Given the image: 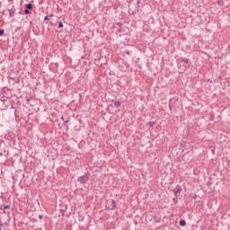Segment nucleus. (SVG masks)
<instances>
[{
    "label": "nucleus",
    "mask_w": 230,
    "mask_h": 230,
    "mask_svg": "<svg viewBox=\"0 0 230 230\" xmlns=\"http://www.w3.org/2000/svg\"><path fill=\"white\" fill-rule=\"evenodd\" d=\"M178 69H181V71H187L188 67L191 66V60L187 58L180 57L176 60Z\"/></svg>",
    "instance_id": "obj_1"
},
{
    "label": "nucleus",
    "mask_w": 230,
    "mask_h": 230,
    "mask_svg": "<svg viewBox=\"0 0 230 230\" xmlns=\"http://www.w3.org/2000/svg\"><path fill=\"white\" fill-rule=\"evenodd\" d=\"M172 192L176 199H181V193L182 192V187L181 185H177L175 189L172 190Z\"/></svg>",
    "instance_id": "obj_2"
},
{
    "label": "nucleus",
    "mask_w": 230,
    "mask_h": 230,
    "mask_svg": "<svg viewBox=\"0 0 230 230\" xmlns=\"http://www.w3.org/2000/svg\"><path fill=\"white\" fill-rule=\"evenodd\" d=\"M78 182H80L81 184H85V182L89 181V172H86L84 175L80 176L77 179Z\"/></svg>",
    "instance_id": "obj_3"
},
{
    "label": "nucleus",
    "mask_w": 230,
    "mask_h": 230,
    "mask_svg": "<svg viewBox=\"0 0 230 230\" xmlns=\"http://www.w3.org/2000/svg\"><path fill=\"white\" fill-rule=\"evenodd\" d=\"M180 150H181V152H185L186 151V141H182L180 144Z\"/></svg>",
    "instance_id": "obj_4"
},
{
    "label": "nucleus",
    "mask_w": 230,
    "mask_h": 230,
    "mask_svg": "<svg viewBox=\"0 0 230 230\" xmlns=\"http://www.w3.org/2000/svg\"><path fill=\"white\" fill-rule=\"evenodd\" d=\"M117 206H116V200L111 199V211H114V209H116Z\"/></svg>",
    "instance_id": "obj_5"
},
{
    "label": "nucleus",
    "mask_w": 230,
    "mask_h": 230,
    "mask_svg": "<svg viewBox=\"0 0 230 230\" xmlns=\"http://www.w3.org/2000/svg\"><path fill=\"white\" fill-rule=\"evenodd\" d=\"M25 8L27 10H33V4L31 3L26 4Z\"/></svg>",
    "instance_id": "obj_6"
},
{
    "label": "nucleus",
    "mask_w": 230,
    "mask_h": 230,
    "mask_svg": "<svg viewBox=\"0 0 230 230\" xmlns=\"http://www.w3.org/2000/svg\"><path fill=\"white\" fill-rule=\"evenodd\" d=\"M9 17H15V9H12V11H9Z\"/></svg>",
    "instance_id": "obj_7"
},
{
    "label": "nucleus",
    "mask_w": 230,
    "mask_h": 230,
    "mask_svg": "<svg viewBox=\"0 0 230 230\" xmlns=\"http://www.w3.org/2000/svg\"><path fill=\"white\" fill-rule=\"evenodd\" d=\"M180 226H181V227H185V226H186V220L181 219V220H180Z\"/></svg>",
    "instance_id": "obj_8"
},
{
    "label": "nucleus",
    "mask_w": 230,
    "mask_h": 230,
    "mask_svg": "<svg viewBox=\"0 0 230 230\" xmlns=\"http://www.w3.org/2000/svg\"><path fill=\"white\" fill-rule=\"evenodd\" d=\"M154 125H155V122H154V121H149V122L146 124V127H149V128H152V127H154Z\"/></svg>",
    "instance_id": "obj_9"
},
{
    "label": "nucleus",
    "mask_w": 230,
    "mask_h": 230,
    "mask_svg": "<svg viewBox=\"0 0 230 230\" xmlns=\"http://www.w3.org/2000/svg\"><path fill=\"white\" fill-rule=\"evenodd\" d=\"M1 209H4V211L6 209H10V205H2Z\"/></svg>",
    "instance_id": "obj_10"
},
{
    "label": "nucleus",
    "mask_w": 230,
    "mask_h": 230,
    "mask_svg": "<svg viewBox=\"0 0 230 230\" xmlns=\"http://www.w3.org/2000/svg\"><path fill=\"white\" fill-rule=\"evenodd\" d=\"M114 106L117 107V108L121 107V102H119V101L115 102Z\"/></svg>",
    "instance_id": "obj_11"
},
{
    "label": "nucleus",
    "mask_w": 230,
    "mask_h": 230,
    "mask_svg": "<svg viewBox=\"0 0 230 230\" xmlns=\"http://www.w3.org/2000/svg\"><path fill=\"white\" fill-rule=\"evenodd\" d=\"M24 13H25V15H30V13H31L30 9H25Z\"/></svg>",
    "instance_id": "obj_12"
},
{
    "label": "nucleus",
    "mask_w": 230,
    "mask_h": 230,
    "mask_svg": "<svg viewBox=\"0 0 230 230\" xmlns=\"http://www.w3.org/2000/svg\"><path fill=\"white\" fill-rule=\"evenodd\" d=\"M4 35V29H0V37H3Z\"/></svg>",
    "instance_id": "obj_13"
},
{
    "label": "nucleus",
    "mask_w": 230,
    "mask_h": 230,
    "mask_svg": "<svg viewBox=\"0 0 230 230\" xmlns=\"http://www.w3.org/2000/svg\"><path fill=\"white\" fill-rule=\"evenodd\" d=\"M177 199H178L177 197L172 199V201L174 204H179V200H177Z\"/></svg>",
    "instance_id": "obj_14"
},
{
    "label": "nucleus",
    "mask_w": 230,
    "mask_h": 230,
    "mask_svg": "<svg viewBox=\"0 0 230 230\" xmlns=\"http://www.w3.org/2000/svg\"><path fill=\"white\" fill-rule=\"evenodd\" d=\"M58 28H64V23L62 22H58Z\"/></svg>",
    "instance_id": "obj_15"
},
{
    "label": "nucleus",
    "mask_w": 230,
    "mask_h": 230,
    "mask_svg": "<svg viewBox=\"0 0 230 230\" xmlns=\"http://www.w3.org/2000/svg\"><path fill=\"white\" fill-rule=\"evenodd\" d=\"M139 3H141V1H140V0H137V1L136 8H139Z\"/></svg>",
    "instance_id": "obj_16"
},
{
    "label": "nucleus",
    "mask_w": 230,
    "mask_h": 230,
    "mask_svg": "<svg viewBox=\"0 0 230 230\" xmlns=\"http://www.w3.org/2000/svg\"><path fill=\"white\" fill-rule=\"evenodd\" d=\"M49 24H50V26H57V23H55L53 22H49Z\"/></svg>",
    "instance_id": "obj_17"
},
{
    "label": "nucleus",
    "mask_w": 230,
    "mask_h": 230,
    "mask_svg": "<svg viewBox=\"0 0 230 230\" xmlns=\"http://www.w3.org/2000/svg\"><path fill=\"white\" fill-rule=\"evenodd\" d=\"M59 211H60L61 215H65V213H66V210H64V209H60Z\"/></svg>",
    "instance_id": "obj_18"
},
{
    "label": "nucleus",
    "mask_w": 230,
    "mask_h": 230,
    "mask_svg": "<svg viewBox=\"0 0 230 230\" xmlns=\"http://www.w3.org/2000/svg\"><path fill=\"white\" fill-rule=\"evenodd\" d=\"M38 218H40V220H42V218H44V216L39 215V216H38Z\"/></svg>",
    "instance_id": "obj_19"
},
{
    "label": "nucleus",
    "mask_w": 230,
    "mask_h": 230,
    "mask_svg": "<svg viewBox=\"0 0 230 230\" xmlns=\"http://www.w3.org/2000/svg\"><path fill=\"white\" fill-rule=\"evenodd\" d=\"M44 21H49V16H45Z\"/></svg>",
    "instance_id": "obj_20"
},
{
    "label": "nucleus",
    "mask_w": 230,
    "mask_h": 230,
    "mask_svg": "<svg viewBox=\"0 0 230 230\" xmlns=\"http://www.w3.org/2000/svg\"><path fill=\"white\" fill-rule=\"evenodd\" d=\"M121 31H123V30L121 29V27L119 29H118V32L121 33Z\"/></svg>",
    "instance_id": "obj_21"
},
{
    "label": "nucleus",
    "mask_w": 230,
    "mask_h": 230,
    "mask_svg": "<svg viewBox=\"0 0 230 230\" xmlns=\"http://www.w3.org/2000/svg\"><path fill=\"white\" fill-rule=\"evenodd\" d=\"M95 60H97L98 62H100V60H102V58L100 57V58H95Z\"/></svg>",
    "instance_id": "obj_22"
},
{
    "label": "nucleus",
    "mask_w": 230,
    "mask_h": 230,
    "mask_svg": "<svg viewBox=\"0 0 230 230\" xmlns=\"http://www.w3.org/2000/svg\"><path fill=\"white\" fill-rule=\"evenodd\" d=\"M26 100H27L28 102H30L31 101V98L26 97Z\"/></svg>",
    "instance_id": "obj_23"
},
{
    "label": "nucleus",
    "mask_w": 230,
    "mask_h": 230,
    "mask_svg": "<svg viewBox=\"0 0 230 230\" xmlns=\"http://www.w3.org/2000/svg\"><path fill=\"white\" fill-rule=\"evenodd\" d=\"M215 118L213 116L210 117L209 121H213Z\"/></svg>",
    "instance_id": "obj_24"
},
{
    "label": "nucleus",
    "mask_w": 230,
    "mask_h": 230,
    "mask_svg": "<svg viewBox=\"0 0 230 230\" xmlns=\"http://www.w3.org/2000/svg\"><path fill=\"white\" fill-rule=\"evenodd\" d=\"M133 222H134L135 226H137V224H138L137 220H134Z\"/></svg>",
    "instance_id": "obj_25"
},
{
    "label": "nucleus",
    "mask_w": 230,
    "mask_h": 230,
    "mask_svg": "<svg viewBox=\"0 0 230 230\" xmlns=\"http://www.w3.org/2000/svg\"><path fill=\"white\" fill-rule=\"evenodd\" d=\"M49 17H55V14L51 13V14L49 15Z\"/></svg>",
    "instance_id": "obj_26"
},
{
    "label": "nucleus",
    "mask_w": 230,
    "mask_h": 230,
    "mask_svg": "<svg viewBox=\"0 0 230 230\" xmlns=\"http://www.w3.org/2000/svg\"><path fill=\"white\" fill-rule=\"evenodd\" d=\"M117 24H118V26H119L121 28V26H122L121 22H118Z\"/></svg>",
    "instance_id": "obj_27"
},
{
    "label": "nucleus",
    "mask_w": 230,
    "mask_h": 230,
    "mask_svg": "<svg viewBox=\"0 0 230 230\" xmlns=\"http://www.w3.org/2000/svg\"><path fill=\"white\" fill-rule=\"evenodd\" d=\"M169 109H170V111H172V104H169Z\"/></svg>",
    "instance_id": "obj_28"
},
{
    "label": "nucleus",
    "mask_w": 230,
    "mask_h": 230,
    "mask_svg": "<svg viewBox=\"0 0 230 230\" xmlns=\"http://www.w3.org/2000/svg\"><path fill=\"white\" fill-rule=\"evenodd\" d=\"M2 227H3V223H0V230H3Z\"/></svg>",
    "instance_id": "obj_29"
},
{
    "label": "nucleus",
    "mask_w": 230,
    "mask_h": 230,
    "mask_svg": "<svg viewBox=\"0 0 230 230\" xmlns=\"http://www.w3.org/2000/svg\"><path fill=\"white\" fill-rule=\"evenodd\" d=\"M207 184H208V188H209V186H211V182L210 181H208Z\"/></svg>",
    "instance_id": "obj_30"
},
{
    "label": "nucleus",
    "mask_w": 230,
    "mask_h": 230,
    "mask_svg": "<svg viewBox=\"0 0 230 230\" xmlns=\"http://www.w3.org/2000/svg\"><path fill=\"white\" fill-rule=\"evenodd\" d=\"M64 123H69V119L64 120Z\"/></svg>",
    "instance_id": "obj_31"
},
{
    "label": "nucleus",
    "mask_w": 230,
    "mask_h": 230,
    "mask_svg": "<svg viewBox=\"0 0 230 230\" xmlns=\"http://www.w3.org/2000/svg\"><path fill=\"white\" fill-rule=\"evenodd\" d=\"M0 102H5V100L4 99H0Z\"/></svg>",
    "instance_id": "obj_32"
},
{
    "label": "nucleus",
    "mask_w": 230,
    "mask_h": 230,
    "mask_svg": "<svg viewBox=\"0 0 230 230\" xmlns=\"http://www.w3.org/2000/svg\"><path fill=\"white\" fill-rule=\"evenodd\" d=\"M193 199H197V194H195V195L193 196Z\"/></svg>",
    "instance_id": "obj_33"
},
{
    "label": "nucleus",
    "mask_w": 230,
    "mask_h": 230,
    "mask_svg": "<svg viewBox=\"0 0 230 230\" xmlns=\"http://www.w3.org/2000/svg\"><path fill=\"white\" fill-rule=\"evenodd\" d=\"M61 119L64 121V116L61 117Z\"/></svg>",
    "instance_id": "obj_34"
},
{
    "label": "nucleus",
    "mask_w": 230,
    "mask_h": 230,
    "mask_svg": "<svg viewBox=\"0 0 230 230\" xmlns=\"http://www.w3.org/2000/svg\"><path fill=\"white\" fill-rule=\"evenodd\" d=\"M169 102H170V103H171V102H172V99H171Z\"/></svg>",
    "instance_id": "obj_35"
}]
</instances>
